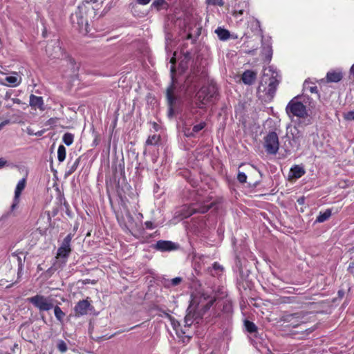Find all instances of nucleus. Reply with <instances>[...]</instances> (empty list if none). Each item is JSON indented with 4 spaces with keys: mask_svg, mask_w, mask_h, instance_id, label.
Here are the masks:
<instances>
[{
    "mask_svg": "<svg viewBox=\"0 0 354 354\" xmlns=\"http://www.w3.org/2000/svg\"><path fill=\"white\" fill-rule=\"evenodd\" d=\"M263 147L268 154L274 155L278 152L279 142L278 136L275 132H270L265 136Z\"/></svg>",
    "mask_w": 354,
    "mask_h": 354,
    "instance_id": "nucleus-7",
    "label": "nucleus"
},
{
    "mask_svg": "<svg viewBox=\"0 0 354 354\" xmlns=\"http://www.w3.org/2000/svg\"><path fill=\"white\" fill-rule=\"evenodd\" d=\"M215 301V299L214 297H210L209 298V300L207 301V304L205 305V306L207 308H209L214 303V301Z\"/></svg>",
    "mask_w": 354,
    "mask_h": 354,
    "instance_id": "nucleus-41",
    "label": "nucleus"
},
{
    "mask_svg": "<svg viewBox=\"0 0 354 354\" xmlns=\"http://www.w3.org/2000/svg\"><path fill=\"white\" fill-rule=\"evenodd\" d=\"M48 55L53 58H59L63 55L62 47L59 40L51 41L46 48Z\"/></svg>",
    "mask_w": 354,
    "mask_h": 354,
    "instance_id": "nucleus-10",
    "label": "nucleus"
},
{
    "mask_svg": "<svg viewBox=\"0 0 354 354\" xmlns=\"http://www.w3.org/2000/svg\"><path fill=\"white\" fill-rule=\"evenodd\" d=\"M205 125L206 124L205 122H201L197 124H195L192 128H191L187 123H185L183 127V131L185 136L192 137L194 136L196 133L203 129Z\"/></svg>",
    "mask_w": 354,
    "mask_h": 354,
    "instance_id": "nucleus-13",
    "label": "nucleus"
},
{
    "mask_svg": "<svg viewBox=\"0 0 354 354\" xmlns=\"http://www.w3.org/2000/svg\"><path fill=\"white\" fill-rule=\"evenodd\" d=\"M66 158V148L64 145H59L57 149V159L63 162Z\"/></svg>",
    "mask_w": 354,
    "mask_h": 354,
    "instance_id": "nucleus-27",
    "label": "nucleus"
},
{
    "mask_svg": "<svg viewBox=\"0 0 354 354\" xmlns=\"http://www.w3.org/2000/svg\"><path fill=\"white\" fill-rule=\"evenodd\" d=\"M291 176L295 178L301 177L304 174L305 171L303 167L299 165H295L290 169Z\"/></svg>",
    "mask_w": 354,
    "mask_h": 354,
    "instance_id": "nucleus-24",
    "label": "nucleus"
},
{
    "mask_svg": "<svg viewBox=\"0 0 354 354\" xmlns=\"http://www.w3.org/2000/svg\"><path fill=\"white\" fill-rule=\"evenodd\" d=\"M6 160L3 158H0V169L4 167L6 164Z\"/></svg>",
    "mask_w": 354,
    "mask_h": 354,
    "instance_id": "nucleus-43",
    "label": "nucleus"
},
{
    "mask_svg": "<svg viewBox=\"0 0 354 354\" xmlns=\"http://www.w3.org/2000/svg\"><path fill=\"white\" fill-rule=\"evenodd\" d=\"M159 136L157 135H152L149 136L148 139L147 140V144L149 145H156L159 141Z\"/></svg>",
    "mask_w": 354,
    "mask_h": 354,
    "instance_id": "nucleus-33",
    "label": "nucleus"
},
{
    "mask_svg": "<svg viewBox=\"0 0 354 354\" xmlns=\"http://www.w3.org/2000/svg\"><path fill=\"white\" fill-rule=\"evenodd\" d=\"M212 270L215 272V273H213L212 270H211V272H212V275L218 274L221 272H222L223 268L218 263H214L212 265Z\"/></svg>",
    "mask_w": 354,
    "mask_h": 354,
    "instance_id": "nucleus-35",
    "label": "nucleus"
},
{
    "mask_svg": "<svg viewBox=\"0 0 354 354\" xmlns=\"http://www.w3.org/2000/svg\"><path fill=\"white\" fill-rule=\"evenodd\" d=\"M237 179L241 183H244L246 182L247 176L244 172L239 171L237 175Z\"/></svg>",
    "mask_w": 354,
    "mask_h": 354,
    "instance_id": "nucleus-36",
    "label": "nucleus"
},
{
    "mask_svg": "<svg viewBox=\"0 0 354 354\" xmlns=\"http://www.w3.org/2000/svg\"><path fill=\"white\" fill-rule=\"evenodd\" d=\"M19 269H21V259H20V258H19Z\"/></svg>",
    "mask_w": 354,
    "mask_h": 354,
    "instance_id": "nucleus-47",
    "label": "nucleus"
},
{
    "mask_svg": "<svg viewBox=\"0 0 354 354\" xmlns=\"http://www.w3.org/2000/svg\"><path fill=\"white\" fill-rule=\"evenodd\" d=\"M286 113L290 118H305L308 116L306 106L299 101V96L292 99L286 108Z\"/></svg>",
    "mask_w": 354,
    "mask_h": 354,
    "instance_id": "nucleus-3",
    "label": "nucleus"
},
{
    "mask_svg": "<svg viewBox=\"0 0 354 354\" xmlns=\"http://www.w3.org/2000/svg\"><path fill=\"white\" fill-rule=\"evenodd\" d=\"M351 73L354 75V64L352 66L351 68Z\"/></svg>",
    "mask_w": 354,
    "mask_h": 354,
    "instance_id": "nucleus-46",
    "label": "nucleus"
},
{
    "mask_svg": "<svg viewBox=\"0 0 354 354\" xmlns=\"http://www.w3.org/2000/svg\"><path fill=\"white\" fill-rule=\"evenodd\" d=\"M249 7L248 0H239L234 8L233 15L235 17H239L245 12H248Z\"/></svg>",
    "mask_w": 354,
    "mask_h": 354,
    "instance_id": "nucleus-14",
    "label": "nucleus"
},
{
    "mask_svg": "<svg viewBox=\"0 0 354 354\" xmlns=\"http://www.w3.org/2000/svg\"><path fill=\"white\" fill-rule=\"evenodd\" d=\"M26 185V178H23L17 184L15 189V196L13 199V203L11 206L12 209H14L19 203L20 196L21 192L25 189Z\"/></svg>",
    "mask_w": 354,
    "mask_h": 354,
    "instance_id": "nucleus-12",
    "label": "nucleus"
},
{
    "mask_svg": "<svg viewBox=\"0 0 354 354\" xmlns=\"http://www.w3.org/2000/svg\"><path fill=\"white\" fill-rule=\"evenodd\" d=\"M198 78L194 76H189L185 80L183 88L189 95L192 94L198 86Z\"/></svg>",
    "mask_w": 354,
    "mask_h": 354,
    "instance_id": "nucleus-15",
    "label": "nucleus"
},
{
    "mask_svg": "<svg viewBox=\"0 0 354 354\" xmlns=\"http://www.w3.org/2000/svg\"><path fill=\"white\" fill-rule=\"evenodd\" d=\"M79 164L80 158H76L74 162H73L71 165L68 164V170L66 171L65 175L66 176L71 175L77 169Z\"/></svg>",
    "mask_w": 354,
    "mask_h": 354,
    "instance_id": "nucleus-26",
    "label": "nucleus"
},
{
    "mask_svg": "<svg viewBox=\"0 0 354 354\" xmlns=\"http://www.w3.org/2000/svg\"><path fill=\"white\" fill-rule=\"evenodd\" d=\"M8 123V121L3 122L0 124V128L4 126L6 124Z\"/></svg>",
    "mask_w": 354,
    "mask_h": 354,
    "instance_id": "nucleus-45",
    "label": "nucleus"
},
{
    "mask_svg": "<svg viewBox=\"0 0 354 354\" xmlns=\"http://www.w3.org/2000/svg\"><path fill=\"white\" fill-rule=\"evenodd\" d=\"M257 77V74L252 71H246L242 75V80L245 84H252Z\"/></svg>",
    "mask_w": 354,
    "mask_h": 354,
    "instance_id": "nucleus-20",
    "label": "nucleus"
},
{
    "mask_svg": "<svg viewBox=\"0 0 354 354\" xmlns=\"http://www.w3.org/2000/svg\"><path fill=\"white\" fill-rule=\"evenodd\" d=\"M55 316L57 320L62 322L65 316V313L62 310L59 306H55L54 308Z\"/></svg>",
    "mask_w": 354,
    "mask_h": 354,
    "instance_id": "nucleus-30",
    "label": "nucleus"
},
{
    "mask_svg": "<svg viewBox=\"0 0 354 354\" xmlns=\"http://www.w3.org/2000/svg\"><path fill=\"white\" fill-rule=\"evenodd\" d=\"M170 62L174 64L175 62V58L172 57Z\"/></svg>",
    "mask_w": 354,
    "mask_h": 354,
    "instance_id": "nucleus-48",
    "label": "nucleus"
},
{
    "mask_svg": "<svg viewBox=\"0 0 354 354\" xmlns=\"http://www.w3.org/2000/svg\"><path fill=\"white\" fill-rule=\"evenodd\" d=\"M93 308L88 299H83L77 302L74 308L76 316H83L88 314V311Z\"/></svg>",
    "mask_w": 354,
    "mask_h": 354,
    "instance_id": "nucleus-11",
    "label": "nucleus"
},
{
    "mask_svg": "<svg viewBox=\"0 0 354 354\" xmlns=\"http://www.w3.org/2000/svg\"><path fill=\"white\" fill-rule=\"evenodd\" d=\"M207 3L210 5H217L219 6H222L224 4L223 0H206Z\"/></svg>",
    "mask_w": 354,
    "mask_h": 354,
    "instance_id": "nucleus-37",
    "label": "nucleus"
},
{
    "mask_svg": "<svg viewBox=\"0 0 354 354\" xmlns=\"http://www.w3.org/2000/svg\"><path fill=\"white\" fill-rule=\"evenodd\" d=\"M279 74L272 66L265 68L259 88H263V91L270 96H272L279 84Z\"/></svg>",
    "mask_w": 354,
    "mask_h": 354,
    "instance_id": "nucleus-2",
    "label": "nucleus"
},
{
    "mask_svg": "<svg viewBox=\"0 0 354 354\" xmlns=\"http://www.w3.org/2000/svg\"><path fill=\"white\" fill-rule=\"evenodd\" d=\"M167 99L169 104V113L171 115L173 113V106L176 103V97L175 95V84L173 82L171 86H170L167 90Z\"/></svg>",
    "mask_w": 354,
    "mask_h": 354,
    "instance_id": "nucleus-16",
    "label": "nucleus"
},
{
    "mask_svg": "<svg viewBox=\"0 0 354 354\" xmlns=\"http://www.w3.org/2000/svg\"><path fill=\"white\" fill-rule=\"evenodd\" d=\"M28 134H30V135H32V134H34V135H35V136H41L43 134V131H38V132H37V133H30V132L29 131V132H28Z\"/></svg>",
    "mask_w": 354,
    "mask_h": 354,
    "instance_id": "nucleus-44",
    "label": "nucleus"
},
{
    "mask_svg": "<svg viewBox=\"0 0 354 354\" xmlns=\"http://www.w3.org/2000/svg\"><path fill=\"white\" fill-rule=\"evenodd\" d=\"M30 105L35 108V109H39L40 110H44V100L42 97L40 96H36L33 94L30 95Z\"/></svg>",
    "mask_w": 354,
    "mask_h": 354,
    "instance_id": "nucleus-19",
    "label": "nucleus"
},
{
    "mask_svg": "<svg viewBox=\"0 0 354 354\" xmlns=\"http://www.w3.org/2000/svg\"><path fill=\"white\" fill-rule=\"evenodd\" d=\"M345 119L347 120H354V111L348 112L345 115Z\"/></svg>",
    "mask_w": 354,
    "mask_h": 354,
    "instance_id": "nucleus-39",
    "label": "nucleus"
},
{
    "mask_svg": "<svg viewBox=\"0 0 354 354\" xmlns=\"http://www.w3.org/2000/svg\"><path fill=\"white\" fill-rule=\"evenodd\" d=\"M128 218H129V220L132 221L133 220V218L131 215L128 214Z\"/></svg>",
    "mask_w": 354,
    "mask_h": 354,
    "instance_id": "nucleus-49",
    "label": "nucleus"
},
{
    "mask_svg": "<svg viewBox=\"0 0 354 354\" xmlns=\"http://www.w3.org/2000/svg\"><path fill=\"white\" fill-rule=\"evenodd\" d=\"M72 235L68 234L63 240L61 246L58 248L56 258L62 261V264L66 263L67 259L71 252V242Z\"/></svg>",
    "mask_w": 354,
    "mask_h": 354,
    "instance_id": "nucleus-8",
    "label": "nucleus"
},
{
    "mask_svg": "<svg viewBox=\"0 0 354 354\" xmlns=\"http://www.w3.org/2000/svg\"><path fill=\"white\" fill-rule=\"evenodd\" d=\"M304 90L306 91H310L311 93H317V86L314 85H310V83L308 81H305L304 83Z\"/></svg>",
    "mask_w": 354,
    "mask_h": 354,
    "instance_id": "nucleus-28",
    "label": "nucleus"
},
{
    "mask_svg": "<svg viewBox=\"0 0 354 354\" xmlns=\"http://www.w3.org/2000/svg\"><path fill=\"white\" fill-rule=\"evenodd\" d=\"M137 1L140 4L147 5L151 1V0H137Z\"/></svg>",
    "mask_w": 354,
    "mask_h": 354,
    "instance_id": "nucleus-42",
    "label": "nucleus"
},
{
    "mask_svg": "<svg viewBox=\"0 0 354 354\" xmlns=\"http://www.w3.org/2000/svg\"><path fill=\"white\" fill-rule=\"evenodd\" d=\"M73 135L70 133H66L62 138L64 143L67 146H70L73 142Z\"/></svg>",
    "mask_w": 354,
    "mask_h": 354,
    "instance_id": "nucleus-29",
    "label": "nucleus"
},
{
    "mask_svg": "<svg viewBox=\"0 0 354 354\" xmlns=\"http://www.w3.org/2000/svg\"><path fill=\"white\" fill-rule=\"evenodd\" d=\"M164 3L165 0H156L153 2L152 6L159 9L160 7L162 6Z\"/></svg>",
    "mask_w": 354,
    "mask_h": 354,
    "instance_id": "nucleus-38",
    "label": "nucleus"
},
{
    "mask_svg": "<svg viewBox=\"0 0 354 354\" xmlns=\"http://www.w3.org/2000/svg\"><path fill=\"white\" fill-rule=\"evenodd\" d=\"M193 324L192 318L189 315H187L185 316L184 319V326L183 328L181 326V325L178 322L175 321H172L171 324L173 326L174 329L176 331V335L179 337L183 338V341L185 342L186 339L187 340H189L190 338V335L188 334V328L191 326Z\"/></svg>",
    "mask_w": 354,
    "mask_h": 354,
    "instance_id": "nucleus-5",
    "label": "nucleus"
},
{
    "mask_svg": "<svg viewBox=\"0 0 354 354\" xmlns=\"http://www.w3.org/2000/svg\"><path fill=\"white\" fill-rule=\"evenodd\" d=\"M216 93V89L213 85L203 86L196 94L200 108H203V106L209 103L215 97Z\"/></svg>",
    "mask_w": 354,
    "mask_h": 354,
    "instance_id": "nucleus-4",
    "label": "nucleus"
},
{
    "mask_svg": "<svg viewBox=\"0 0 354 354\" xmlns=\"http://www.w3.org/2000/svg\"><path fill=\"white\" fill-rule=\"evenodd\" d=\"M212 205L213 203L203 205L194 204L189 207L185 206L182 209V218H188L196 212L205 213L212 207Z\"/></svg>",
    "mask_w": 354,
    "mask_h": 354,
    "instance_id": "nucleus-9",
    "label": "nucleus"
},
{
    "mask_svg": "<svg viewBox=\"0 0 354 354\" xmlns=\"http://www.w3.org/2000/svg\"><path fill=\"white\" fill-rule=\"evenodd\" d=\"M262 55L265 56L266 60L270 62L272 56V49L269 42H263L262 44Z\"/></svg>",
    "mask_w": 354,
    "mask_h": 354,
    "instance_id": "nucleus-21",
    "label": "nucleus"
},
{
    "mask_svg": "<svg viewBox=\"0 0 354 354\" xmlns=\"http://www.w3.org/2000/svg\"><path fill=\"white\" fill-rule=\"evenodd\" d=\"M57 348L62 353H65L67 349V345L64 340L59 339L57 342Z\"/></svg>",
    "mask_w": 354,
    "mask_h": 354,
    "instance_id": "nucleus-34",
    "label": "nucleus"
},
{
    "mask_svg": "<svg viewBox=\"0 0 354 354\" xmlns=\"http://www.w3.org/2000/svg\"><path fill=\"white\" fill-rule=\"evenodd\" d=\"M98 0H85L78 6L75 13L71 15V20L73 26L82 35L90 32L88 17L95 16L96 7L94 6Z\"/></svg>",
    "mask_w": 354,
    "mask_h": 354,
    "instance_id": "nucleus-1",
    "label": "nucleus"
},
{
    "mask_svg": "<svg viewBox=\"0 0 354 354\" xmlns=\"http://www.w3.org/2000/svg\"><path fill=\"white\" fill-rule=\"evenodd\" d=\"M28 299L30 303L40 311H48L53 307L52 299L41 295H37L28 298Z\"/></svg>",
    "mask_w": 354,
    "mask_h": 354,
    "instance_id": "nucleus-6",
    "label": "nucleus"
},
{
    "mask_svg": "<svg viewBox=\"0 0 354 354\" xmlns=\"http://www.w3.org/2000/svg\"><path fill=\"white\" fill-rule=\"evenodd\" d=\"M145 225L147 229L153 230L155 228L153 223L151 221H146Z\"/></svg>",
    "mask_w": 354,
    "mask_h": 354,
    "instance_id": "nucleus-40",
    "label": "nucleus"
},
{
    "mask_svg": "<svg viewBox=\"0 0 354 354\" xmlns=\"http://www.w3.org/2000/svg\"><path fill=\"white\" fill-rule=\"evenodd\" d=\"M215 33L217 35L219 39L222 41H226L230 37V32L227 30L221 27H218L215 30Z\"/></svg>",
    "mask_w": 354,
    "mask_h": 354,
    "instance_id": "nucleus-23",
    "label": "nucleus"
},
{
    "mask_svg": "<svg viewBox=\"0 0 354 354\" xmlns=\"http://www.w3.org/2000/svg\"><path fill=\"white\" fill-rule=\"evenodd\" d=\"M160 251H171L176 249L175 244L169 241H158L154 247Z\"/></svg>",
    "mask_w": 354,
    "mask_h": 354,
    "instance_id": "nucleus-18",
    "label": "nucleus"
},
{
    "mask_svg": "<svg viewBox=\"0 0 354 354\" xmlns=\"http://www.w3.org/2000/svg\"><path fill=\"white\" fill-rule=\"evenodd\" d=\"M5 81L10 86H17L21 82V77L17 73H15L12 75L6 76Z\"/></svg>",
    "mask_w": 354,
    "mask_h": 354,
    "instance_id": "nucleus-22",
    "label": "nucleus"
},
{
    "mask_svg": "<svg viewBox=\"0 0 354 354\" xmlns=\"http://www.w3.org/2000/svg\"><path fill=\"white\" fill-rule=\"evenodd\" d=\"M343 77V73L342 70L337 69L330 71L326 74V82H339Z\"/></svg>",
    "mask_w": 354,
    "mask_h": 354,
    "instance_id": "nucleus-17",
    "label": "nucleus"
},
{
    "mask_svg": "<svg viewBox=\"0 0 354 354\" xmlns=\"http://www.w3.org/2000/svg\"><path fill=\"white\" fill-rule=\"evenodd\" d=\"M332 214L331 210L330 209H327L324 212H320L318 216L317 217L316 222L317 223H323L328 220Z\"/></svg>",
    "mask_w": 354,
    "mask_h": 354,
    "instance_id": "nucleus-25",
    "label": "nucleus"
},
{
    "mask_svg": "<svg viewBox=\"0 0 354 354\" xmlns=\"http://www.w3.org/2000/svg\"><path fill=\"white\" fill-rule=\"evenodd\" d=\"M171 73H174V67H171Z\"/></svg>",
    "mask_w": 354,
    "mask_h": 354,
    "instance_id": "nucleus-50",
    "label": "nucleus"
},
{
    "mask_svg": "<svg viewBox=\"0 0 354 354\" xmlns=\"http://www.w3.org/2000/svg\"><path fill=\"white\" fill-rule=\"evenodd\" d=\"M244 325H245L246 330L249 333H254V332L257 331V327L256 326V325L253 322H250L248 320L245 321Z\"/></svg>",
    "mask_w": 354,
    "mask_h": 354,
    "instance_id": "nucleus-31",
    "label": "nucleus"
},
{
    "mask_svg": "<svg viewBox=\"0 0 354 354\" xmlns=\"http://www.w3.org/2000/svg\"><path fill=\"white\" fill-rule=\"evenodd\" d=\"M183 281V279L180 277H175L171 280H168L167 283L165 284V286L169 287L171 286H178L181 281Z\"/></svg>",
    "mask_w": 354,
    "mask_h": 354,
    "instance_id": "nucleus-32",
    "label": "nucleus"
}]
</instances>
